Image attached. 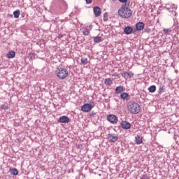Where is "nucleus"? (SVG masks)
Masks as SVG:
<instances>
[{"mask_svg": "<svg viewBox=\"0 0 179 179\" xmlns=\"http://www.w3.org/2000/svg\"><path fill=\"white\" fill-rule=\"evenodd\" d=\"M117 13L120 17L123 19H129L132 16V10L127 7V5H122L121 8H119Z\"/></svg>", "mask_w": 179, "mask_h": 179, "instance_id": "1", "label": "nucleus"}, {"mask_svg": "<svg viewBox=\"0 0 179 179\" xmlns=\"http://www.w3.org/2000/svg\"><path fill=\"white\" fill-rule=\"evenodd\" d=\"M127 110L131 114H139L141 112V106L136 102H130L127 105Z\"/></svg>", "mask_w": 179, "mask_h": 179, "instance_id": "2", "label": "nucleus"}, {"mask_svg": "<svg viewBox=\"0 0 179 179\" xmlns=\"http://www.w3.org/2000/svg\"><path fill=\"white\" fill-rule=\"evenodd\" d=\"M69 72L68 70L65 68L58 67L56 71V76L61 80H64L66 78L68 77Z\"/></svg>", "mask_w": 179, "mask_h": 179, "instance_id": "3", "label": "nucleus"}, {"mask_svg": "<svg viewBox=\"0 0 179 179\" xmlns=\"http://www.w3.org/2000/svg\"><path fill=\"white\" fill-rule=\"evenodd\" d=\"M92 108H93V106L91 103H85L82 106L81 111L83 113H90V111H92Z\"/></svg>", "mask_w": 179, "mask_h": 179, "instance_id": "4", "label": "nucleus"}, {"mask_svg": "<svg viewBox=\"0 0 179 179\" xmlns=\"http://www.w3.org/2000/svg\"><path fill=\"white\" fill-rule=\"evenodd\" d=\"M107 120L110 124H117L118 122V117L115 115H109L107 116Z\"/></svg>", "mask_w": 179, "mask_h": 179, "instance_id": "5", "label": "nucleus"}, {"mask_svg": "<svg viewBox=\"0 0 179 179\" xmlns=\"http://www.w3.org/2000/svg\"><path fill=\"white\" fill-rule=\"evenodd\" d=\"M108 141L112 143L117 142V141H118V136H115L114 134H109L108 135Z\"/></svg>", "mask_w": 179, "mask_h": 179, "instance_id": "6", "label": "nucleus"}, {"mask_svg": "<svg viewBox=\"0 0 179 179\" xmlns=\"http://www.w3.org/2000/svg\"><path fill=\"white\" fill-rule=\"evenodd\" d=\"M94 10V15L96 17H99L100 15H101V9L99 6H95L93 8Z\"/></svg>", "mask_w": 179, "mask_h": 179, "instance_id": "7", "label": "nucleus"}, {"mask_svg": "<svg viewBox=\"0 0 179 179\" xmlns=\"http://www.w3.org/2000/svg\"><path fill=\"white\" fill-rule=\"evenodd\" d=\"M123 31L124 34H127V36H129V34H132V31H134V29H132V27L127 26L124 28Z\"/></svg>", "mask_w": 179, "mask_h": 179, "instance_id": "8", "label": "nucleus"}, {"mask_svg": "<svg viewBox=\"0 0 179 179\" xmlns=\"http://www.w3.org/2000/svg\"><path fill=\"white\" fill-rule=\"evenodd\" d=\"M121 127L123 129H129L131 128V123L127 121H122L121 122Z\"/></svg>", "mask_w": 179, "mask_h": 179, "instance_id": "9", "label": "nucleus"}, {"mask_svg": "<svg viewBox=\"0 0 179 179\" xmlns=\"http://www.w3.org/2000/svg\"><path fill=\"white\" fill-rule=\"evenodd\" d=\"M59 122H62V124H68V122H69V117L67 116H62L59 118Z\"/></svg>", "mask_w": 179, "mask_h": 179, "instance_id": "10", "label": "nucleus"}, {"mask_svg": "<svg viewBox=\"0 0 179 179\" xmlns=\"http://www.w3.org/2000/svg\"><path fill=\"white\" fill-rule=\"evenodd\" d=\"M136 30L141 31V30H143L145 29V23L142 22H139L136 24Z\"/></svg>", "mask_w": 179, "mask_h": 179, "instance_id": "11", "label": "nucleus"}, {"mask_svg": "<svg viewBox=\"0 0 179 179\" xmlns=\"http://www.w3.org/2000/svg\"><path fill=\"white\" fill-rule=\"evenodd\" d=\"M122 78H124V79L131 78L134 76V73L129 71V72H124L122 74Z\"/></svg>", "mask_w": 179, "mask_h": 179, "instance_id": "12", "label": "nucleus"}, {"mask_svg": "<svg viewBox=\"0 0 179 179\" xmlns=\"http://www.w3.org/2000/svg\"><path fill=\"white\" fill-rule=\"evenodd\" d=\"M117 94H120V93H122L124 92V87L123 86H118L115 88V90Z\"/></svg>", "mask_w": 179, "mask_h": 179, "instance_id": "13", "label": "nucleus"}, {"mask_svg": "<svg viewBox=\"0 0 179 179\" xmlns=\"http://www.w3.org/2000/svg\"><path fill=\"white\" fill-rule=\"evenodd\" d=\"M104 84L106 86H111V85H113V80H111V78H108L105 79Z\"/></svg>", "mask_w": 179, "mask_h": 179, "instance_id": "14", "label": "nucleus"}, {"mask_svg": "<svg viewBox=\"0 0 179 179\" xmlns=\"http://www.w3.org/2000/svg\"><path fill=\"white\" fill-rule=\"evenodd\" d=\"M15 55H16V53L15 52V51H10L7 54V58H10V59L15 58Z\"/></svg>", "mask_w": 179, "mask_h": 179, "instance_id": "15", "label": "nucleus"}, {"mask_svg": "<svg viewBox=\"0 0 179 179\" xmlns=\"http://www.w3.org/2000/svg\"><path fill=\"white\" fill-rule=\"evenodd\" d=\"M120 97L122 100H128L129 95L127 92H123L120 94Z\"/></svg>", "mask_w": 179, "mask_h": 179, "instance_id": "16", "label": "nucleus"}, {"mask_svg": "<svg viewBox=\"0 0 179 179\" xmlns=\"http://www.w3.org/2000/svg\"><path fill=\"white\" fill-rule=\"evenodd\" d=\"M10 174H12L13 176H17V174H19V171H17V169L15 168L10 169Z\"/></svg>", "mask_w": 179, "mask_h": 179, "instance_id": "17", "label": "nucleus"}, {"mask_svg": "<svg viewBox=\"0 0 179 179\" xmlns=\"http://www.w3.org/2000/svg\"><path fill=\"white\" fill-rule=\"evenodd\" d=\"M13 15L15 19H19V16H20V10H17L13 12Z\"/></svg>", "mask_w": 179, "mask_h": 179, "instance_id": "18", "label": "nucleus"}, {"mask_svg": "<svg viewBox=\"0 0 179 179\" xmlns=\"http://www.w3.org/2000/svg\"><path fill=\"white\" fill-rule=\"evenodd\" d=\"M150 93H155L156 92V85H151L148 87Z\"/></svg>", "mask_w": 179, "mask_h": 179, "instance_id": "19", "label": "nucleus"}, {"mask_svg": "<svg viewBox=\"0 0 179 179\" xmlns=\"http://www.w3.org/2000/svg\"><path fill=\"white\" fill-rule=\"evenodd\" d=\"M135 139L137 145H141V143H142V138H141V136H137L135 137Z\"/></svg>", "mask_w": 179, "mask_h": 179, "instance_id": "20", "label": "nucleus"}, {"mask_svg": "<svg viewBox=\"0 0 179 179\" xmlns=\"http://www.w3.org/2000/svg\"><path fill=\"white\" fill-rule=\"evenodd\" d=\"M87 58H81V64H83V65H87Z\"/></svg>", "mask_w": 179, "mask_h": 179, "instance_id": "21", "label": "nucleus"}, {"mask_svg": "<svg viewBox=\"0 0 179 179\" xmlns=\"http://www.w3.org/2000/svg\"><path fill=\"white\" fill-rule=\"evenodd\" d=\"M94 43H100L101 41V38L100 36H96L94 38Z\"/></svg>", "mask_w": 179, "mask_h": 179, "instance_id": "22", "label": "nucleus"}, {"mask_svg": "<svg viewBox=\"0 0 179 179\" xmlns=\"http://www.w3.org/2000/svg\"><path fill=\"white\" fill-rule=\"evenodd\" d=\"M163 32L164 34H169V33H171V29H164Z\"/></svg>", "mask_w": 179, "mask_h": 179, "instance_id": "23", "label": "nucleus"}, {"mask_svg": "<svg viewBox=\"0 0 179 179\" xmlns=\"http://www.w3.org/2000/svg\"><path fill=\"white\" fill-rule=\"evenodd\" d=\"M164 92H165L164 86H160V87H159V91H158V92H159V93H164Z\"/></svg>", "mask_w": 179, "mask_h": 179, "instance_id": "24", "label": "nucleus"}, {"mask_svg": "<svg viewBox=\"0 0 179 179\" xmlns=\"http://www.w3.org/2000/svg\"><path fill=\"white\" fill-rule=\"evenodd\" d=\"M83 34H84V36H89V30H87V29H85L84 30H83L82 31Z\"/></svg>", "mask_w": 179, "mask_h": 179, "instance_id": "25", "label": "nucleus"}, {"mask_svg": "<svg viewBox=\"0 0 179 179\" xmlns=\"http://www.w3.org/2000/svg\"><path fill=\"white\" fill-rule=\"evenodd\" d=\"M1 108H2V110H8V108H9V106H8V105H1Z\"/></svg>", "mask_w": 179, "mask_h": 179, "instance_id": "26", "label": "nucleus"}, {"mask_svg": "<svg viewBox=\"0 0 179 179\" xmlns=\"http://www.w3.org/2000/svg\"><path fill=\"white\" fill-rule=\"evenodd\" d=\"M141 179H149V177H148V176H146V175H143L141 177Z\"/></svg>", "mask_w": 179, "mask_h": 179, "instance_id": "27", "label": "nucleus"}, {"mask_svg": "<svg viewBox=\"0 0 179 179\" xmlns=\"http://www.w3.org/2000/svg\"><path fill=\"white\" fill-rule=\"evenodd\" d=\"M150 28H147L144 30L145 33H150Z\"/></svg>", "mask_w": 179, "mask_h": 179, "instance_id": "28", "label": "nucleus"}, {"mask_svg": "<svg viewBox=\"0 0 179 179\" xmlns=\"http://www.w3.org/2000/svg\"><path fill=\"white\" fill-rule=\"evenodd\" d=\"M128 0H119V2H121V3H125Z\"/></svg>", "mask_w": 179, "mask_h": 179, "instance_id": "29", "label": "nucleus"}, {"mask_svg": "<svg viewBox=\"0 0 179 179\" xmlns=\"http://www.w3.org/2000/svg\"><path fill=\"white\" fill-rule=\"evenodd\" d=\"M85 1H86V3L89 4V3H91L93 0H85Z\"/></svg>", "mask_w": 179, "mask_h": 179, "instance_id": "30", "label": "nucleus"}, {"mask_svg": "<svg viewBox=\"0 0 179 179\" xmlns=\"http://www.w3.org/2000/svg\"><path fill=\"white\" fill-rule=\"evenodd\" d=\"M108 17V13H105L103 14V17Z\"/></svg>", "mask_w": 179, "mask_h": 179, "instance_id": "31", "label": "nucleus"}, {"mask_svg": "<svg viewBox=\"0 0 179 179\" xmlns=\"http://www.w3.org/2000/svg\"><path fill=\"white\" fill-rule=\"evenodd\" d=\"M90 29H92V25H90Z\"/></svg>", "mask_w": 179, "mask_h": 179, "instance_id": "32", "label": "nucleus"}, {"mask_svg": "<svg viewBox=\"0 0 179 179\" xmlns=\"http://www.w3.org/2000/svg\"><path fill=\"white\" fill-rule=\"evenodd\" d=\"M113 1H115V0H113Z\"/></svg>", "mask_w": 179, "mask_h": 179, "instance_id": "33", "label": "nucleus"}]
</instances>
